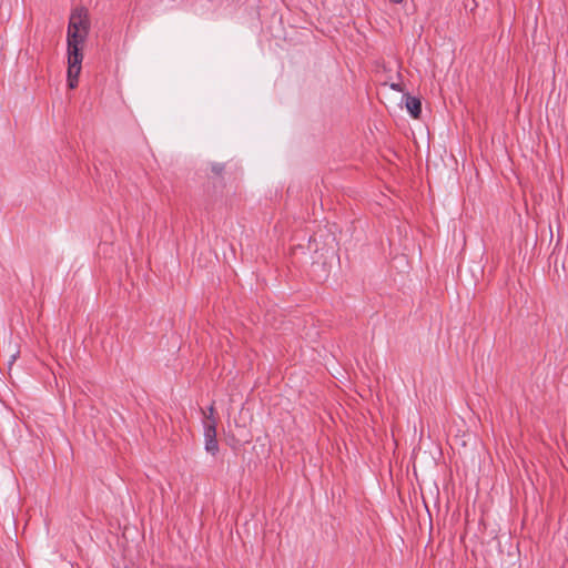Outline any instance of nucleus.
Instances as JSON below:
<instances>
[{
  "label": "nucleus",
  "mask_w": 568,
  "mask_h": 568,
  "mask_svg": "<svg viewBox=\"0 0 568 568\" xmlns=\"http://www.w3.org/2000/svg\"><path fill=\"white\" fill-rule=\"evenodd\" d=\"M211 170L216 175H221L222 172L224 171V164L223 163H213L211 166Z\"/></svg>",
  "instance_id": "5"
},
{
  "label": "nucleus",
  "mask_w": 568,
  "mask_h": 568,
  "mask_svg": "<svg viewBox=\"0 0 568 568\" xmlns=\"http://www.w3.org/2000/svg\"><path fill=\"white\" fill-rule=\"evenodd\" d=\"M389 1L393 3H402L403 2V0H389Z\"/></svg>",
  "instance_id": "7"
},
{
  "label": "nucleus",
  "mask_w": 568,
  "mask_h": 568,
  "mask_svg": "<svg viewBox=\"0 0 568 568\" xmlns=\"http://www.w3.org/2000/svg\"><path fill=\"white\" fill-rule=\"evenodd\" d=\"M90 19L84 8H75L70 16L68 24L67 44L68 53L82 54L81 47L85 42L90 32Z\"/></svg>",
  "instance_id": "1"
},
{
  "label": "nucleus",
  "mask_w": 568,
  "mask_h": 568,
  "mask_svg": "<svg viewBox=\"0 0 568 568\" xmlns=\"http://www.w3.org/2000/svg\"><path fill=\"white\" fill-rule=\"evenodd\" d=\"M406 108L410 115L415 119L419 118L422 113V102L418 98L406 95Z\"/></svg>",
  "instance_id": "4"
},
{
  "label": "nucleus",
  "mask_w": 568,
  "mask_h": 568,
  "mask_svg": "<svg viewBox=\"0 0 568 568\" xmlns=\"http://www.w3.org/2000/svg\"><path fill=\"white\" fill-rule=\"evenodd\" d=\"M390 89L394 90V91H397V92L402 91V87H400L399 83H392L390 84Z\"/></svg>",
  "instance_id": "6"
},
{
  "label": "nucleus",
  "mask_w": 568,
  "mask_h": 568,
  "mask_svg": "<svg viewBox=\"0 0 568 568\" xmlns=\"http://www.w3.org/2000/svg\"><path fill=\"white\" fill-rule=\"evenodd\" d=\"M82 59L83 54H77V60H74L73 53H68V85L70 89L78 85Z\"/></svg>",
  "instance_id": "3"
},
{
  "label": "nucleus",
  "mask_w": 568,
  "mask_h": 568,
  "mask_svg": "<svg viewBox=\"0 0 568 568\" xmlns=\"http://www.w3.org/2000/svg\"><path fill=\"white\" fill-rule=\"evenodd\" d=\"M209 415H204L205 419L203 423L204 427V444L205 450L215 456L219 453V443L216 439V419L214 418V407L211 405L209 407Z\"/></svg>",
  "instance_id": "2"
}]
</instances>
